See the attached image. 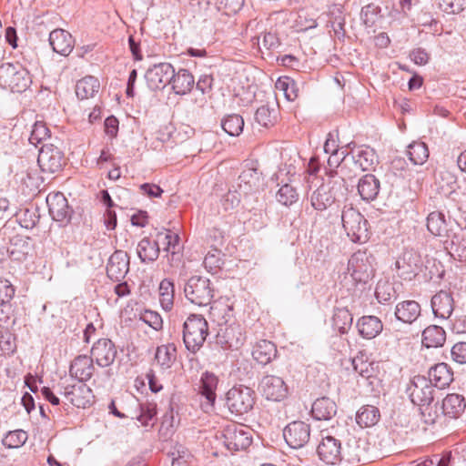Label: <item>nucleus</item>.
Listing matches in <instances>:
<instances>
[{
	"instance_id": "f257e3e1",
	"label": "nucleus",
	"mask_w": 466,
	"mask_h": 466,
	"mask_svg": "<svg viewBox=\"0 0 466 466\" xmlns=\"http://www.w3.org/2000/svg\"><path fill=\"white\" fill-rule=\"evenodd\" d=\"M373 255L366 250H358L353 253L348 261L345 271L342 272L341 281L345 286L355 287L358 284H366L374 275Z\"/></svg>"
},
{
	"instance_id": "f03ea898",
	"label": "nucleus",
	"mask_w": 466,
	"mask_h": 466,
	"mask_svg": "<svg viewBox=\"0 0 466 466\" xmlns=\"http://www.w3.org/2000/svg\"><path fill=\"white\" fill-rule=\"evenodd\" d=\"M342 227L354 243H365L370 238L368 220L351 205H346L341 211Z\"/></svg>"
},
{
	"instance_id": "7ed1b4c3",
	"label": "nucleus",
	"mask_w": 466,
	"mask_h": 466,
	"mask_svg": "<svg viewBox=\"0 0 466 466\" xmlns=\"http://www.w3.org/2000/svg\"><path fill=\"white\" fill-rule=\"evenodd\" d=\"M208 334V321L201 315H190L183 325V341L186 349L196 353L203 346Z\"/></svg>"
},
{
	"instance_id": "20e7f679",
	"label": "nucleus",
	"mask_w": 466,
	"mask_h": 466,
	"mask_svg": "<svg viewBox=\"0 0 466 466\" xmlns=\"http://www.w3.org/2000/svg\"><path fill=\"white\" fill-rule=\"evenodd\" d=\"M29 72L20 64L5 63L0 66V86L21 93L31 84Z\"/></svg>"
},
{
	"instance_id": "39448f33",
	"label": "nucleus",
	"mask_w": 466,
	"mask_h": 466,
	"mask_svg": "<svg viewBox=\"0 0 466 466\" xmlns=\"http://www.w3.org/2000/svg\"><path fill=\"white\" fill-rule=\"evenodd\" d=\"M185 297L192 304L207 307L214 298V287L208 278L193 276L184 285Z\"/></svg>"
},
{
	"instance_id": "423d86ee",
	"label": "nucleus",
	"mask_w": 466,
	"mask_h": 466,
	"mask_svg": "<svg viewBox=\"0 0 466 466\" xmlns=\"http://www.w3.org/2000/svg\"><path fill=\"white\" fill-rule=\"evenodd\" d=\"M255 401V391L244 385L234 386L227 392V406L229 411L237 416L249 412Z\"/></svg>"
},
{
	"instance_id": "0eeeda50",
	"label": "nucleus",
	"mask_w": 466,
	"mask_h": 466,
	"mask_svg": "<svg viewBox=\"0 0 466 466\" xmlns=\"http://www.w3.org/2000/svg\"><path fill=\"white\" fill-rule=\"evenodd\" d=\"M223 443L229 451L246 450L252 442L250 431L243 425L229 424L222 432Z\"/></svg>"
},
{
	"instance_id": "6e6552de",
	"label": "nucleus",
	"mask_w": 466,
	"mask_h": 466,
	"mask_svg": "<svg viewBox=\"0 0 466 466\" xmlns=\"http://www.w3.org/2000/svg\"><path fill=\"white\" fill-rule=\"evenodd\" d=\"M174 77V67L169 63H158L150 66L145 74V79L151 90H162Z\"/></svg>"
},
{
	"instance_id": "1a4fd4ad",
	"label": "nucleus",
	"mask_w": 466,
	"mask_h": 466,
	"mask_svg": "<svg viewBox=\"0 0 466 466\" xmlns=\"http://www.w3.org/2000/svg\"><path fill=\"white\" fill-rule=\"evenodd\" d=\"M421 265L420 256L414 250H405L395 261L393 270L402 279L411 280Z\"/></svg>"
},
{
	"instance_id": "9d476101",
	"label": "nucleus",
	"mask_w": 466,
	"mask_h": 466,
	"mask_svg": "<svg viewBox=\"0 0 466 466\" xmlns=\"http://www.w3.org/2000/svg\"><path fill=\"white\" fill-rule=\"evenodd\" d=\"M37 163L43 172L53 174L62 168L64 155L53 144H44L39 150Z\"/></svg>"
},
{
	"instance_id": "9b49d317",
	"label": "nucleus",
	"mask_w": 466,
	"mask_h": 466,
	"mask_svg": "<svg viewBox=\"0 0 466 466\" xmlns=\"http://www.w3.org/2000/svg\"><path fill=\"white\" fill-rule=\"evenodd\" d=\"M283 436L290 448L300 449L309 441L310 426L300 420L290 422L285 427Z\"/></svg>"
},
{
	"instance_id": "f8f14e48",
	"label": "nucleus",
	"mask_w": 466,
	"mask_h": 466,
	"mask_svg": "<svg viewBox=\"0 0 466 466\" xmlns=\"http://www.w3.org/2000/svg\"><path fill=\"white\" fill-rule=\"evenodd\" d=\"M243 328L238 323L221 327L217 335V343L223 349L238 350L245 342Z\"/></svg>"
},
{
	"instance_id": "ddd939ff",
	"label": "nucleus",
	"mask_w": 466,
	"mask_h": 466,
	"mask_svg": "<svg viewBox=\"0 0 466 466\" xmlns=\"http://www.w3.org/2000/svg\"><path fill=\"white\" fill-rule=\"evenodd\" d=\"M409 391L410 400L415 405L428 406L433 400L432 384L423 376H417L413 379Z\"/></svg>"
},
{
	"instance_id": "4468645a",
	"label": "nucleus",
	"mask_w": 466,
	"mask_h": 466,
	"mask_svg": "<svg viewBox=\"0 0 466 466\" xmlns=\"http://www.w3.org/2000/svg\"><path fill=\"white\" fill-rule=\"evenodd\" d=\"M262 395L269 400L280 401L286 398L288 388L282 378L275 375H266L259 383Z\"/></svg>"
},
{
	"instance_id": "2eb2a0df",
	"label": "nucleus",
	"mask_w": 466,
	"mask_h": 466,
	"mask_svg": "<svg viewBox=\"0 0 466 466\" xmlns=\"http://www.w3.org/2000/svg\"><path fill=\"white\" fill-rule=\"evenodd\" d=\"M317 453L319 460L326 464L335 465L341 461L340 441L329 435L322 436Z\"/></svg>"
},
{
	"instance_id": "dca6fc26",
	"label": "nucleus",
	"mask_w": 466,
	"mask_h": 466,
	"mask_svg": "<svg viewBox=\"0 0 466 466\" xmlns=\"http://www.w3.org/2000/svg\"><path fill=\"white\" fill-rule=\"evenodd\" d=\"M116 354L117 351L115 344L108 339H98L91 350V358L102 368L112 365Z\"/></svg>"
},
{
	"instance_id": "f3484780",
	"label": "nucleus",
	"mask_w": 466,
	"mask_h": 466,
	"mask_svg": "<svg viewBox=\"0 0 466 466\" xmlns=\"http://www.w3.org/2000/svg\"><path fill=\"white\" fill-rule=\"evenodd\" d=\"M49 214L52 218L59 222H67L71 218L72 209L67 199L61 192L50 193L46 197Z\"/></svg>"
},
{
	"instance_id": "a211bd4d",
	"label": "nucleus",
	"mask_w": 466,
	"mask_h": 466,
	"mask_svg": "<svg viewBox=\"0 0 466 466\" xmlns=\"http://www.w3.org/2000/svg\"><path fill=\"white\" fill-rule=\"evenodd\" d=\"M129 270V257L123 250L115 251L109 258L106 274L114 281L123 279Z\"/></svg>"
},
{
	"instance_id": "6ab92c4d",
	"label": "nucleus",
	"mask_w": 466,
	"mask_h": 466,
	"mask_svg": "<svg viewBox=\"0 0 466 466\" xmlns=\"http://www.w3.org/2000/svg\"><path fill=\"white\" fill-rule=\"evenodd\" d=\"M431 305L436 318L448 319L454 309V299L450 292L441 290L431 298Z\"/></svg>"
},
{
	"instance_id": "aec40b11",
	"label": "nucleus",
	"mask_w": 466,
	"mask_h": 466,
	"mask_svg": "<svg viewBox=\"0 0 466 466\" xmlns=\"http://www.w3.org/2000/svg\"><path fill=\"white\" fill-rule=\"evenodd\" d=\"M93 361V358L86 355L77 356L70 365V376L80 382L89 380L95 371Z\"/></svg>"
},
{
	"instance_id": "412c9836",
	"label": "nucleus",
	"mask_w": 466,
	"mask_h": 466,
	"mask_svg": "<svg viewBox=\"0 0 466 466\" xmlns=\"http://www.w3.org/2000/svg\"><path fill=\"white\" fill-rule=\"evenodd\" d=\"M74 39L71 34L64 29H55L49 34V44L54 52L68 56L74 48Z\"/></svg>"
},
{
	"instance_id": "4be33fe9",
	"label": "nucleus",
	"mask_w": 466,
	"mask_h": 466,
	"mask_svg": "<svg viewBox=\"0 0 466 466\" xmlns=\"http://www.w3.org/2000/svg\"><path fill=\"white\" fill-rule=\"evenodd\" d=\"M431 384L436 388L444 389L453 380V372L446 363H438L431 367L428 372Z\"/></svg>"
},
{
	"instance_id": "5701e85b",
	"label": "nucleus",
	"mask_w": 466,
	"mask_h": 466,
	"mask_svg": "<svg viewBox=\"0 0 466 466\" xmlns=\"http://www.w3.org/2000/svg\"><path fill=\"white\" fill-rule=\"evenodd\" d=\"M420 305L415 300H403L395 307L394 315L399 321L411 324L420 316Z\"/></svg>"
},
{
	"instance_id": "b1692460",
	"label": "nucleus",
	"mask_w": 466,
	"mask_h": 466,
	"mask_svg": "<svg viewBox=\"0 0 466 466\" xmlns=\"http://www.w3.org/2000/svg\"><path fill=\"white\" fill-rule=\"evenodd\" d=\"M65 394L74 406L83 409L90 406L95 398L92 390L86 384L73 386L71 390H66Z\"/></svg>"
},
{
	"instance_id": "393cba45",
	"label": "nucleus",
	"mask_w": 466,
	"mask_h": 466,
	"mask_svg": "<svg viewBox=\"0 0 466 466\" xmlns=\"http://www.w3.org/2000/svg\"><path fill=\"white\" fill-rule=\"evenodd\" d=\"M260 175L257 168L244 169L238 177L239 191L245 195L258 191L262 186Z\"/></svg>"
},
{
	"instance_id": "a878e982",
	"label": "nucleus",
	"mask_w": 466,
	"mask_h": 466,
	"mask_svg": "<svg viewBox=\"0 0 466 466\" xmlns=\"http://www.w3.org/2000/svg\"><path fill=\"white\" fill-rule=\"evenodd\" d=\"M335 201L331 187L327 184L320 185L310 196L312 208L319 211L327 209Z\"/></svg>"
},
{
	"instance_id": "bb28decb",
	"label": "nucleus",
	"mask_w": 466,
	"mask_h": 466,
	"mask_svg": "<svg viewBox=\"0 0 466 466\" xmlns=\"http://www.w3.org/2000/svg\"><path fill=\"white\" fill-rule=\"evenodd\" d=\"M311 413L313 418L318 420H328L336 415L337 405L331 399L322 397L313 402Z\"/></svg>"
},
{
	"instance_id": "cd10ccee",
	"label": "nucleus",
	"mask_w": 466,
	"mask_h": 466,
	"mask_svg": "<svg viewBox=\"0 0 466 466\" xmlns=\"http://www.w3.org/2000/svg\"><path fill=\"white\" fill-rule=\"evenodd\" d=\"M382 323L378 317L364 316L357 322L360 335L364 339H373L382 331Z\"/></svg>"
},
{
	"instance_id": "c85d7f7f",
	"label": "nucleus",
	"mask_w": 466,
	"mask_h": 466,
	"mask_svg": "<svg viewBox=\"0 0 466 466\" xmlns=\"http://www.w3.org/2000/svg\"><path fill=\"white\" fill-rule=\"evenodd\" d=\"M252 356L258 363L267 365L277 356L276 346L269 340L261 339L253 347Z\"/></svg>"
},
{
	"instance_id": "c756f323",
	"label": "nucleus",
	"mask_w": 466,
	"mask_h": 466,
	"mask_svg": "<svg viewBox=\"0 0 466 466\" xmlns=\"http://www.w3.org/2000/svg\"><path fill=\"white\" fill-rule=\"evenodd\" d=\"M358 191L365 201L375 199L380 192L379 179L372 174L363 176L359 181Z\"/></svg>"
},
{
	"instance_id": "7c9ffc66",
	"label": "nucleus",
	"mask_w": 466,
	"mask_h": 466,
	"mask_svg": "<svg viewBox=\"0 0 466 466\" xmlns=\"http://www.w3.org/2000/svg\"><path fill=\"white\" fill-rule=\"evenodd\" d=\"M159 240L152 241L148 238H143L137 244V253L141 262L151 263L159 256Z\"/></svg>"
},
{
	"instance_id": "2f4dec72",
	"label": "nucleus",
	"mask_w": 466,
	"mask_h": 466,
	"mask_svg": "<svg viewBox=\"0 0 466 466\" xmlns=\"http://www.w3.org/2000/svg\"><path fill=\"white\" fill-rule=\"evenodd\" d=\"M172 89L177 95H186L189 93L195 84L193 75L187 69H179L174 72V77L170 82Z\"/></svg>"
},
{
	"instance_id": "473e14b6",
	"label": "nucleus",
	"mask_w": 466,
	"mask_h": 466,
	"mask_svg": "<svg viewBox=\"0 0 466 466\" xmlns=\"http://www.w3.org/2000/svg\"><path fill=\"white\" fill-rule=\"evenodd\" d=\"M446 340L445 330L437 325L427 327L422 332V344L426 348L441 347Z\"/></svg>"
},
{
	"instance_id": "72a5a7b5",
	"label": "nucleus",
	"mask_w": 466,
	"mask_h": 466,
	"mask_svg": "<svg viewBox=\"0 0 466 466\" xmlns=\"http://www.w3.org/2000/svg\"><path fill=\"white\" fill-rule=\"evenodd\" d=\"M218 380L217 376L211 372L206 371L202 374L200 380V393L206 398L208 405L213 406L216 400V389Z\"/></svg>"
},
{
	"instance_id": "f704fd0d",
	"label": "nucleus",
	"mask_w": 466,
	"mask_h": 466,
	"mask_svg": "<svg viewBox=\"0 0 466 466\" xmlns=\"http://www.w3.org/2000/svg\"><path fill=\"white\" fill-rule=\"evenodd\" d=\"M354 165L362 171L370 170L377 163L375 151L369 147H361L352 156Z\"/></svg>"
},
{
	"instance_id": "c9c22d12",
	"label": "nucleus",
	"mask_w": 466,
	"mask_h": 466,
	"mask_svg": "<svg viewBox=\"0 0 466 466\" xmlns=\"http://www.w3.org/2000/svg\"><path fill=\"white\" fill-rule=\"evenodd\" d=\"M100 84L94 76H86L76 82V94L80 99L93 97L99 90Z\"/></svg>"
},
{
	"instance_id": "e433bc0d",
	"label": "nucleus",
	"mask_w": 466,
	"mask_h": 466,
	"mask_svg": "<svg viewBox=\"0 0 466 466\" xmlns=\"http://www.w3.org/2000/svg\"><path fill=\"white\" fill-rule=\"evenodd\" d=\"M465 407V399L459 394H448L442 400L443 412L451 417L460 415L464 410Z\"/></svg>"
},
{
	"instance_id": "4c0bfd02",
	"label": "nucleus",
	"mask_w": 466,
	"mask_h": 466,
	"mask_svg": "<svg viewBox=\"0 0 466 466\" xmlns=\"http://www.w3.org/2000/svg\"><path fill=\"white\" fill-rule=\"evenodd\" d=\"M177 358V348L175 344L169 343L161 345L157 348L155 359L157 362L163 368L168 369L175 362Z\"/></svg>"
},
{
	"instance_id": "58836bf2",
	"label": "nucleus",
	"mask_w": 466,
	"mask_h": 466,
	"mask_svg": "<svg viewBox=\"0 0 466 466\" xmlns=\"http://www.w3.org/2000/svg\"><path fill=\"white\" fill-rule=\"evenodd\" d=\"M380 411L375 406L361 407L356 415V421L360 427H371L380 420Z\"/></svg>"
},
{
	"instance_id": "ea45409f",
	"label": "nucleus",
	"mask_w": 466,
	"mask_h": 466,
	"mask_svg": "<svg viewBox=\"0 0 466 466\" xmlns=\"http://www.w3.org/2000/svg\"><path fill=\"white\" fill-rule=\"evenodd\" d=\"M427 228L434 236H445L448 230L444 215L438 211L430 213L427 218Z\"/></svg>"
},
{
	"instance_id": "a19ab883",
	"label": "nucleus",
	"mask_w": 466,
	"mask_h": 466,
	"mask_svg": "<svg viewBox=\"0 0 466 466\" xmlns=\"http://www.w3.org/2000/svg\"><path fill=\"white\" fill-rule=\"evenodd\" d=\"M436 180L439 184L440 189L444 195H451L457 188V177L450 170H440Z\"/></svg>"
},
{
	"instance_id": "79ce46f5",
	"label": "nucleus",
	"mask_w": 466,
	"mask_h": 466,
	"mask_svg": "<svg viewBox=\"0 0 466 466\" xmlns=\"http://www.w3.org/2000/svg\"><path fill=\"white\" fill-rule=\"evenodd\" d=\"M333 327L341 334L347 333L352 325L353 317L345 308L336 309L332 318Z\"/></svg>"
},
{
	"instance_id": "37998d69",
	"label": "nucleus",
	"mask_w": 466,
	"mask_h": 466,
	"mask_svg": "<svg viewBox=\"0 0 466 466\" xmlns=\"http://www.w3.org/2000/svg\"><path fill=\"white\" fill-rule=\"evenodd\" d=\"M407 155L414 165H422L429 157V150L425 143L413 142L409 145Z\"/></svg>"
},
{
	"instance_id": "c03bdc74",
	"label": "nucleus",
	"mask_w": 466,
	"mask_h": 466,
	"mask_svg": "<svg viewBox=\"0 0 466 466\" xmlns=\"http://www.w3.org/2000/svg\"><path fill=\"white\" fill-rule=\"evenodd\" d=\"M380 7L371 3L362 7L360 19L367 27L376 26L382 19Z\"/></svg>"
},
{
	"instance_id": "a18cd8bd",
	"label": "nucleus",
	"mask_w": 466,
	"mask_h": 466,
	"mask_svg": "<svg viewBox=\"0 0 466 466\" xmlns=\"http://www.w3.org/2000/svg\"><path fill=\"white\" fill-rule=\"evenodd\" d=\"M159 301L165 310H170L174 301V283L165 279L159 285Z\"/></svg>"
},
{
	"instance_id": "49530a36",
	"label": "nucleus",
	"mask_w": 466,
	"mask_h": 466,
	"mask_svg": "<svg viewBox=\"0 0 466 466\" xmlns=\"http://www.w3.org/2000/svg\"><path fill=\"white\" fill-rule=\"evenodd\" d=\"M221 127L229 136H238L243 130L244 120L239 115H228L221 121Z\"/></svg>"
},
{
	"instance_id": "de8ad7c7",
	"label": "nucleus",
	"mask_w": 466,
	"mask_h": 466,
	"mask_svg": "<svg viewBox=\"0 0 466 466\" xmlns=\"http://www.w3.org/2000/svg\"><path fill=\"white\" fill-rule=\"evenodd\" d=\"M375 296L380 303H389L397 297L396 290L391 283L387 280L378 282Z\"/></svg>"
},
{
	"instance_id": "09e8293b",
	"label": "nucleus",
	"mask_w": 466,
	"mask_h": 466,
	"mask_svg": "<svg viewBox=\"0 0 466 466\" xmlns=\"http://www.w3.org/2000/svg\"><path fill=\"white\" fill-rule=\"evenodd\" d=\"M276 198L279 203L284 206H291L297 202L299 194L296 187L291 183H286L280 187L277 192Z\"/></svg>"
},
{
	"instance_id": "8fccbe9b",
	"label": "nucleus",
	"mask_w": 466,
	"mask_h": 466,
	"mask_svg": "<svg viewBox=\"0 0 466 466\" xmlns=\"http://www.w3.org/2000/svg\"><path fill=\"white\" fill-rule=\"evenodd\" d=\"M157 238L159 241H162L163 245H165L164 249L166 251L171 252L172 255H175L179 251L180 238L177 233H173L170 230L158 232Z\"/></svg>"
},
{
	"instance_id": "3c124183",
	"label": "nucleus",
	"mask_w": 466,
	"mask_h": 466,
	"mask_svg": "<svg viewBox=\"0 0 466 466\" xmlns=\"http://www.w3.org/2000/svg\"><path fill=\"white\" fill-rule=\"evenodd\" d=\"M15 295V289L10 281L0 279V305L4 307L1 313H8L10 309L9 302Z\"/></svg>"
},
{
	"instance_id": "603ef678",
	"label": "nucleus",
	"mask_w": 466,
	"mask_h": 466,
	"mask_svg": "<svg viewBox=\"0 0 466 466\" xmlns=\"http://www.w3.org/2000/svg\"><path fill=\"white\" fill-rule=\"evenodd\" d=\"M255 119L260 126L268 127L276 122V110L268 106H261L256 111Z\"/></svg>"
},
{
	"instance_id": "864d4df0",
	"label": "nucleus",
	"mask_w": 466,
	"mask_h": 466,
	"mask_svg": "<svg viewBox=\"0 0 466 466\" xmlns=\"http://www.w3.org/2000/svg\"><path fill=\"white\" fill-rule=\"evenodd\" d=\"M50 137V131L43 121H36L31 130L29 142L35 146Z\"/></svg>"
},
{
	"instance_id": "5fc2aeb1",
	"label": "nucleus",
	"mask_w": 466,
	"mask_h": 466,
	"mask_svg": "<svg viewBox=\"0 0 466 466\" xmlns=\"http://www.w3.org/2000/svg\"><path fill=\"white\" fill-rule=\"evenodd\" d=\"M27 441V433L23 430L9 431L3 439V443L8 448H19Z\"/></svg>"
},
{
	"instance_id": "6e6d98bb",
	"label": "nucleus",
	"mask_w": 466,
	"mask_h": 466,
	"mask_svg": "<svg viewBox=\"0 0 466 466\" xmlns=\"http://www.w3.org/2000/svg\"><path fill=\"white\" fill-rule=\"evenodd\" d=\"M438 6L443 13L458 15L466 8V0H438Z\"/></svg>"
},
{
	"instance_id": "4d7b16f0",
	"label": "nucleus",
	"mask_w": 466,
	"mask_h": 466,
	"mask_svg": "<svg viewBox=\"0 0 466 466\" xmlns=\"http://www.w3.org/2000/svg\"><path fill=\"white\" fill-rule=\"evenodd\" d=\"M138 406H139V413L136 417H132V419L137 420L143 426L149 425V422L157 415L156 404L146 403V404H139Z\"/></svg>"
},
{
	"instance_id": "13d9d810",
	"label": "nucleus",
	"mask_w": 466,
	"mask_h": 466,
	"mask_svg": "<svg viewBox=\"0 0 466 466\" xmlns=\"http://www.w3.org/2000/svg\"><path fill=\"white\" fill-rule=\"evenodd\" d=\"M276 87L284 92L286 98L293 101L298 96L296 83L289 77L279 78L276 83Z\"/></svg>"
},
{
	"instance_id": "bf43d9fd",
	"label": "nucleus",
	"mask_w": 466,
	"mask_h": 466,
	"mask_svg": "<svg viewBox=\"0 0 466 466\" xmlns=\"http://www.w3.org/2000/svg\"><path fill=\"white\" fill-rule=\"evenodd\" d=\"M244 5V0H215L216 8L226 15L236 14Z\"/></svg>"
},
{
	"instance_id": "052dcab7",
	"label": "nucleus",
	"mask_w": 466,
	"mask_h": 466,
	"mask_svg": "<svg viewBox=\"0 0 466 466\" xmlns=\"http://www.w3.org/2000/svg\"><path fill=\"white\" fill-rule=\"evenodd\" d=\"M204 266L208 271L216 270L221 265V251L212 248L204 258Z\"/></svg>"
},
{
	"instance_id": "680f3d73",
	"label": "nucleus",
	"mask_w": 466,
	"mask_h": 466,
	"mask_svg": "<svg viewBox=\"0 0 466 466\" xmlns=\"http://www.w3.org/2000/svg\"><path fill=\"white\" fill-rule=\"evenodd\" d=\"M140 319L147 323L149 327L154 329L155 330H159L162 329L163 320L161 316L152 310H145L141 316Z\"/></svg>"
},
{
	"instance_id": "e2e57ef3",
	"label": "nucleus",
	"mask_w": 466,
	"mask_h": 466,
	"mask_svg": "<svg viewBox=\"0 0 466 466\" xmlns=\"http://www.w3.org/2000/svg\"><path fill=\"white\" fill-rule=\"evenodd\" d=\"M16 216L21 226L25 228H33L39 219L35 212L29 209L21 210Z\"/></svg>"
},
{
	"instance_id": "0e129e2a",
	"label": "nucleus",
	"mask_w": 466,
	"mask_h": 466,
	"mask_svg": "<svg viewBox=\"0 0 466 466\" xmlns=\"http://www.w3.org/2000/svg\"><path fill=\"white\" fill-rule=\"evenodd\" d=\"M241 192L231 191L228 192L223 197L222 205L225 210L232 209L238 206L240 202Z\"/></svg>"
},
{
	"instance_id": "69168bd1",
	"label": "nucleus",
	"mask_w": 466,
	"mask_h": 466,
	"mask_svg": "<svg viewBox=\"0 0 466 466\" xmlns=\"http://www.w3.org/2000/svg\"><path fill=\"white\" fill-rule=\"evenodd\" d=\"M452 360L460 364L466 363V342H458L451 348Z\"/></svg>"
},
{
	"instance_id": "338daca9",
	"label": "nucleus",
	"mask_w": 466,
	"mask_h": 466,
	"mask_svg": "<svg viewBox=\"0 0 466 466\" xmlns=\"http://www.w3.org/2000/svg\"><path fill=\"white\" fill-rule=\"evenodd\" d=\"M324 151L327 154H330V157H329L328 163L329 166L332 165V159L331 157H337L339 155V149L338 145L336 144V140L334 138V136L332 133L328 134V137L326 139V142L324 144Z\"/></svg>"
},
{
	"instance_id": "774afa93",
	"label": "nucleus",
	"mask_w": 466,
	"mask_h": 466,
	"mask_svg": "<svg viewBox=\"0 0 466 466\" xmlns=\"http://www.w3.org/2000/svg\"><path fill=\"white\" fill-rule=\"evenodd\" d=\"M358 361V360H353L354 370L364 378L371 377L373 371L372 363L364 362L362 360L359 363Z\"/></svg>"
}]
</instances>
